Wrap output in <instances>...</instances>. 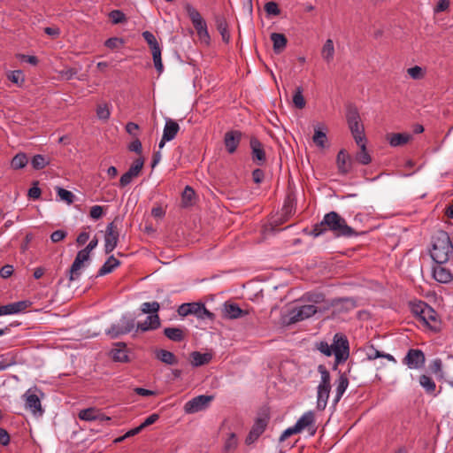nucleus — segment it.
I'll return each instance as SVG.
<instances>
[{
	"mask_svg": "<svg viewBox=\"0 0 453 453\" xmlns=\"http://www.w3.org/2000/svg\"><path fill=\"white\" fill-rule=\"evenodd\" d=\"M9 304L12 314H16L25 311L31 304V303L29 301H19Z\"/></svg>",
	"mask_w": 453,
	"mask_h": 453,
	"instance_id": "52",
	"label": "nucleus"
},
{
	"mask_svg": "<svg viewBox=\"0 0 453 453\" xmlns=\"http://www.w3.org/2000/svg\"><path fill=\"white\" fill-rule=\"evenodd\" d=\"M89 254L87 250L83 249L78 251L73 263L72 264L69 269V280L73 281L77 280L81 275V269L83 266V264L89 260Z\"/></svg>",
	"mask_w": 453,
	"mask_h": 453,
	"instance_id": "12",
	"label": "nucleus"
},
{
	"mask_svg": "<svg viewBox=\"0 0 453 453\" xmlns=\"http://www.w3.org/2000/svg\"><path fill=\"white\" fill-rule=\"evenodd\" d=\"M331 231L336 237H352L358 234L349 226L346 220L337 212L330 211L325 214L320 223L313 226L311 234L318 237L326 231Z\"/></svg>",
	"mask_w": 453,
	"mask_h": 453,
	"instance_id": "1",
	"label": "nucleus"
},
{
	"mask_svg": "<svg viewBox=\"0 0 453 453\" xmlns=\"http://www.w3.org/2000/svg\"><path fill=\"white\" fill-rule=\"evenodd\" d=\"M357 145L359 147V150L355 155V160L364 165L370 164L372 157L366 149V138L362 139Z\"/></svg>",
	"mask_w": 453,
	"mask_h": 453,
	"instance_id": "23",
	"label": "nucleus"
},
{
	"mask_svg": "<svg viewBox=\"0 0 453 453\" xmlns=\"http://www.w3.org/2000/svg\"><path fill=\"white\" fill-rule=\"evenodd\" d=\"M338 172L342 175L348 174L352 168V159L345 150H341L336 157Z\"/></svg>",
	"mask_w": 453,
	"mask_h": 453,
	"instance_id": "18",
	"label": "nucleus"
},
{
	"mask_svg": "<svg viewBox=\"0 0 453 453\" xmlns=\"http://www.w3.org/2000/svg\"><path fill=\"white\" fill-rule=\"evenodd\" d=\"M313 142L319 148H325L326 142L327 141L326 132L321 129L319 127H316L314 128V134L312 137Z\"/></svg>",
	"mask_w": 453,
	"mask_h": 453,
	"instance_id": "42",
	"label": "nucleus"
},
{
	"mask_svg": "<svg viewBox=\"0 0 453 453\" xmlns=\"http://www.w3.org/2000/svg\"><path fill=\"white\" fill-rule=\"evenodd\" d=\"M331 305L339 312H348L357 307V301L352 297L335 298L331 301Z\"/></svg>",
	"mask_w": 453,
	"mask_h": 453,
	"instance_id": "20",
	"label": "nucleus"
},
{
	"mask_svg": "<svg viewBox=\"0 0 453 453\" xmlns=\"http://www.w3.org/2000/svg\"><path fill=\"white\" fill-rule=\"evenodd\" d=\"M346 119L348 125L361 121L359 111L357 108L353 104H349L346 111Z\"/></svg>",
	"mask_w": 453,
	"mask_h": 453,
	"instance_id": "39",
	"label": "nucleus"
},
{
	"mask_svg": "<svg viewBox=\"0 0 453 453\" xmlns=\"http://www.w3.org/2000/svg\"><path fill=\"white\" fill-rule=\"evenodd\" d=\"M104 214V209L100 205H94L91 207L89 216L93 219H99Z\"/></svg>",
	"mask_w": 453,
	"mask_h": 453,
	"instance_id": "63",
	"label": "nucleus"
},
{
	"mask_svg": "<svg viewBox=\"0 0 453 453\" xmlns=\"http://www.w3.org/2000/svg\"><path fill=\"white\" fill-rule=\"evenodd\" d=\"M164 334L169 340L175 342H180L183 341L185 337L184 331L181 328L178 327H165L164 329Z\"/></svg>",
	"mask_w": 453,
	"mask_h": 453,
	"instance_id": "34",
	"label": "nucleus"
},
{
	"mask_svg": "<svg viewBox=\"0 0 453 453\" xmlns=\"http://www.w3.org/2000/svg\"><path fill=\"white\" fill-rule=\"evenodd\" d=\"M334 355L337 363H344L349 357V344L347 336L342 333L334 334L333 339Z\"/></svg>",
	"mask_w": 453,
	"mask_h": 453,
	"instance_id": "7",
	"label": "nucleus"
},
{
	"mask_svg": "<svg viewBox=\"0 0 453 453\" xmlns=\"http://www.w3.org/2000/svg\"><path fill=\"white\" fill-rule=\"evenodd\" d=\"M341 363H337V357H334V363L333 365L334 371H338V379L335 380V395L334 398V404H337L338 402L342 399L343 394L345 393L346 389L349 387V378L348 374L350 372L351 370V364H348V370L345 372H342L341 370H338V365Z\"/></svg>",
	"mask_w": 453,
	"mask_h": 453,
	"instance_id": "6",
	"label": "nucleus"
},
{
	"mask_svg": "<svg viewBox=\"0 0 453 453\" xmlns=\"http://www.w3.org/2000/svg\"><path fill=\"white\" fill-rule=\"evenodd\" d=\"M144 165V159L142 157H138L132 163L131 166L126 172L119 180V186L124 188L131 183L134 178L137 177Z\"/></svg>",
	"mask_w": 453,
	"mask_h": 453,
	"instance_id": "14",
	"label": "nucleus"
},
{
	"mask_svg": "<svg viewBox=\"0 0 453 453\" xmlns=\"http://www.w3.org/2000/svg\"><path fill=\"white\" fill-rule=\"evenodd\" d=\"M109 18L112 24H120L127 21V17L120 10H113L109 13Z\"/></svg>",
	"mask_w": 453,
	"mask_h": 453,
	"instance_id": "49",
	"label": "nucleus"
},
{
	"mask_svg": "<svg viewBox=\"0 0 453 453\" xmlns=\"http://www.w3.org/2000/svg\"><path fill=\"white\" fill-rule=\"evenodd\" d=\"M237 445L238 440L236 438V435L234 433H231L225 441L224 450L226 453H229L231 451H234L237 448Z\"/></svg>",
	"mask_w": 453,
	"mask_h": 453,
	"instance_id": "48",
	"label": "nucleus"
},
{
	"mask_svg": "<svg viewBox=\"0 0 453 453\" xmlns=\"http://www.w3.org/2000/svg\"><path fill=\"white\" fill-rule=\"evenodd\" d=\"M293 104L297 109H303L305 107L306 102L303 96V88L301 87L296 88L293 96Z\"/></svg>",
	"mask_w": 453,
	"mask_h": 453,
	"instance_id": "44",
	"label": "nucleus"
},
{
	"mask_svg": "<svg viewBox=\"0 0 453 453\" xmlns=\"http://www.w3.org/2000/svg\"><path fill=\"white\" fill-rule=\"evenodd\" d=\"M212 395H200L184 404V411L188 414L196 413L205 410L212 401Z\"/></svg>",
	"mask_w": 453,
	"mask_h": 453,
	"instance_id": "10",
	"label": "nucleus"
},
{
	"mask_svg": "<svg viewBox=\"0 0 453 453\" xmlns=\"http://www.w3.org/2000/svg\"><path fill=\"white\" fill-rule=\"evenodd\" d=\"M411 138V135L404 133H394L388 135L389 144L392 147H397L406 144Z\"/></svg>",
	"mask_w": 453,
	"mask_h": 453,
	"instance_id": "31",
	"label": "nucleus"
},
{
	"mask_svg": "<svg viewBox=\"0 0 453 453\" xmlns=\"http://www.w3.org/2000/svg\"><path fill=\"white\" fill-rule=\"evenodd\" d=\"M265 11L269 15L277 16L280 13V10L277 3L271 1L265 4Z\"/></svg>",
	"mask_w": 453,
	"mask_h": 453,
	"instance_id": "57",
	"label": "nucleus"
},
{
	"mask_svg": "<svg viewBox=\"0 0 453 453\" xmlns=\"http://www.w3.org/2000/svg\"><path fill=\"white\" fill-rule=\"evenodd\" d=\"M426 362L424 352L418 349H410L403 359V363L410 369H419Z\"/></svg>",
	"mask_w": 453,
	"mask_h": 453,
	"instance_id": "11",
	"label": "nucleus"
},
{
	"mask_svg": "<svg viewBox=\"0 0 453 453\" xmlns=\"http://www.w3.org/2000/svg\"><path fill=\"white\" fill-rule=\"evenodd\" d=\"M433 276L434 280L440 283H449L453 279L451 272L440 265L434 268Z\"/></svg>",
	"mask_w": 453,
	"mask_h": 453,
	"instance_id": "27",
	"label": "nucleus"
},
{
	"mask_svg": "<svg viewBox=\"0 0 453 453\" xmlns=\"http://www.w3.org/2000/svg\"><path fill=\"white\" fill-rule=\"evenodd\" d=\"M252 160L258 165H263L266 162V155L261 142L255 136L250 140Z\"/></svg>",
	"mask_w": 453,
	"mask_h": 453,
	"instance_id": "16",
	"label": "nucleus"
},
{
	"mask_svg": "<svg viewBox=\"0 0 453 453\" xmlns=\"http://www.w3.org/2000/svg\"><path fill=\"white\" fill-rule=\"evenodd\" d=\"M77 70L74 68H65L59 71L61 77L67 81L73 79L77 74Z\"/></svg>",
	"mask_w": 453,
	"mask_h": 453,
	"instance_id": "64",
	"label": "nucleus"
},
{
	"mask_svg": "<svg viewBox=\"0 0 453 453\" xmlns=\"http://www.w3.org/2000/svg\"><path fill=\"white\" fill-rule=\"evenodd\" d=\"M453 251V244L449 235L445 231H438L433 236V249L430 251L431 257L438 265L445 264L449 261Z\"/></svg>",
	"mask_w": 453,
	"mask_h": 453,
	"instance_id": "3",
	"label": "nucleus"
},
{
	"mask_svg": "<svg viewBox=\"0 0 453 453\" xmlns=\"http://www.w3.org/2000/svg\"><path fill=\"white\" fill-rule=\"evenodd\" d=\"M419 384L426 390V392L429 395H434V391L436 388V385L434 381L427 375H421L419 377Z\"/></svg>",
	"mask_w": 453,
	"mask_h": 453,
	"instance_id": "37",
	"label": "nucleus"
},
{
	"mask_svg": "<svg viewBox=\"0 0 453 453\" xmlns=\"http://www.w3.org/2000/svg\"><path fill=\"white\" fill-rule=\"evenodd\" d=\"M42 194L41 188L38 187V182L33 183V186L28 189V196L34 200L40 198Z\"/></svg>",
	"mask_w": 453,
	"mask_h": 453,
	"instance_id": "60",
	"label": "nucleus"
},
{
	"mask_svg": "<svg viewBox=\"0 0 453 453\" xmlns=\"http://www.w3.org/2000/svg\"><path fill=\"white\" fill-rule=\"evenodd\" d=\"M271 40L273 42V51L276 54H280L285 50L288 40L283 34L273 33L271 35Z\"/></svg>",
	"mask_w": 453,
	"mask_h": 453,
	"instance_id": "28",
	"label": "nucleus"
},
{
	"mask_svg": "<svg viewBox=\"0 0 453 453\" xmlns=\"http://www.w3.org/2000/svg\"><path fill=\"white\" fill-rule=\"evenodd\" d=\"M411 313L423 325L434 332L441 330V320L437 312L426 303L421 300H415L409 303Z\"/></svg>",
	"mask_w": 453,
	"mask_h": 453,
	"instance_id": "2",
	"label": "nucleus"
},
{
	"mask_svg": "<svg viewBox=\"0 0 453 453\" xmlns=\"http://www.w3.org/2000/svg\"><path fill=\"white\" fill-rule=\"evenodd\" d=\"M123 42V40L119 37H111L105 41L104 45L111 50H114L120 47Z\"/></svg>",
	"mask_w": 453,
	"mask_h": 453,
	"instance_id": "59",
	"label": "nucleus"
},
{
	"mask_svg": "<svg viewBox=\"0 0 453 453\" xmlns=\"http://www.w3.org/2000/svg\"><path fill=\"white\" fill-rule=\"evenodd\" d=\"M153 62L155 68L158 72V73H161L164 70L162 58H161V48H156L154 50H151Z\"/></svg>",
	"mask_w": 453,
	"mask_h": 453,
	"instance_id": "47",
	"label": "nucleus"
},
{
	"mask_svg": "<svg viewBox=\"0 0 453 453\" xmlns=\"http://www.w3.org/2000/svg\"><path fill=\"white\" fill-rule=\"evenodd\" d=\"M119 265L120 262L115 258L114 256H110L99 269L97 276H104L105 274L111 273L115 268L119 266Z\"/></svg>",
	"mask_w": 453,
	"mask_h": 453,
	"instance_id": "32",
	"label": "nucleus"
},
{
	"mask_svg": "<svg viewBox=\"0 0 453 453\" xmlns=\"http://www.w3.org/2000/svg\"><path fill=\"white\" fill-rule=\"evenodd\" d=\"M160 319L157 314L149 315L143 322H138L136 325V332H147L155 330L160 326Z\"/></svg>",
	"mask_w": 453,
	"mask_h": 453,
	"instance_id": "21",
	"label": "nucleus"
},
{
	"mask_svg": "<svg viewBox=\"0 0 453 453\" xmlns=\"http://www.w3.org/2000/svg\"><path fill=\"white\" fill-rule=\"evenodd\" d=\"M242 137V133L239 130H230L227 131L224 135V144L226 151L229 154H234Z\"/></svg>",
	"mask_w": 453,
	"mask_h": 453,
	"instance_id": "17",
	"label": "nucleus"
},
{
	"mask_svg": "<svg viewBox=\"0 0 453 453\" xmlns=\"http://www.w3.org/2000/svg\"><path fill=\"white\" fill-rule=\"evenodd\" d=\"M194 196H195L194 189L189 186H186V188H184V190L182 192V196H181L182 205L184 207H188V206L191 205Z\"/></svg>",
	"mask_w": 453,
	"mask_h": 453,
	"instance_id": "46",
	"label": "nucleus"
},
{
	"mask_svg": "<svg viewBox=\"0 0 453 453\" xmlns=\"http://www.w3.org/2000/svg\"><path fill=\"white\" fill-rule=\"evenodd\" d=\"M191 364L195 367L207 365L211 362L212 356L210 353H201L199 351H193L190 354Z\"/></svg>",
	"mask_w": 453,
	"mask_h": 453,
	"instance_id": "29",
	"label": "nucleus"
},
{
	"mask_svg": "<svg viewBox=\"0 0 453 453\" xmlns=\"http://www.w3.org/2000/svg\"><path fill=\"white\" fill-rule=\"evenodd\" d=\"M111 357L117 362L125 363L128 361L127 351L124 342L116 343V348L111 350Z\"/></svg>",
	"mask_w": 453,
	"mask_h": 453,
	"instance_id": "30",
	"label": "nucleus"
},
{
	"mask_svg": "<svg viewBox=\"0 0 453 453\" xmlns=\"http://www.w3.org/2000/svg\"><path fill=\"white\" fill-rule=\"evenodd\" d=\"M28 163V158L26 153H18L12 159L11 165L14 170L24 168Z\"/></svg>",
	"mask_w": 453,
	"mask_h": 453,
	"instance_id": "40",
	"label": "nucleus"
},
{
	"mask_svg": "<svg viewBox=\"0 0 453 453\" xmlns=\"http://www.w3.org/2000/svg\"><path fill=\"white\" fill-rule=\"evenodd\" d=\"M8 79L15 84H22L25 77L21 70L12 71L7 74Z\"/></svg>",
	"mask_w": 453,
	"mask_h": 453,
	"instance_id": "53",
	"label": "nucleus"
},
{
	"mask_svg": "<svg viewBox=\"0 0 453 453\" xmlns=\"http://www.w3.org/2000/svg\"><path fill=\"white\" fill-rule=\"evenodd\" d=\"M31 165L35 170H42L50 165V158L44 155L37 154L32 157Z\"/></svg>",
	"mask_w": 453,
	"mask_h": 453,
	"instance_id": "41",
	"label": "nucleus"
},
{
	"mask_svg": "<svg viewBox=\"0 0 453 453\" xmlns=\"http://www.w3.org/2000/svg\"><path fill=\"white\" fill-rule=\"evenodd\" d=\"M322 58L327 62H331L334 58V42L331 39H327L323 45L322 50H321Z\"/></svg>",
	"mask_w": 453,
	"mask_h": 453,
	"instance_id": "38",
	"label": "nucleus"
},
{
	"mask_svg": "<svg viewBox=\"0 0 453 453\" xmlns=\"http://www.w3.org/2000/svg\"><path fill=\"white\" fill-rule=\"evenodd\" d=\"M217 30L219 32L222 41L228 43L230 41V33L228 30V24L226 18L222 15H216L214 17Z\"/></svg>",
	"mask_w": 453,
	"mask_h": 453,
	"instance_id": "22",
	"label": "nucleus"
},
{
	"mask_svg": "<svg viewBox=\"0 0 453 453\" xmlns=\"http://www.w3.org/2000/svg\"><path fill=\"white\" fill-rule=\"evenodd\" d=\"M269 418L266 416L259 417L255 420V423L246 437L245 442L250 445L258 439V437L265 432L268 425Z\"/></svg>",
	"mask_w": 453,
	"mask_h": 453,
	"instance_id": "15",
	"label": "nucleus"
},
{
	"mask_svg": "<svg viewBox=\"0 0 453 453\" xmlns=\"http://www.w3.org/2000/svg\"><path fill=\"white\" fill-rule=\"evenodd\" d=\"M142 37L146 41V42L149 44L151 50H154L155 47L160 48L155 35L151 32L144 31L142 33Z\"/></svg>",
	"mask_w": 453,
	"mask_h": 453,
	"instance_id": "54",
	"label": "nucleus"
},
{
	"mask_svg": "<svg viewBox=\"0 0 453 453\" xmlns=\"http://www.w3.org/2000/svg\"><path fill=\"white\" fill-rule=\"evenodd\" d=\"M179 130L180 126L175 120L172 119H166L163 130L164 140H173Z\"/></svg>",
	"mask_w": 453,
	"mask_h": 453,
	"instance_id": "26",
	"label": "nucleus"
},
{
	"mask_svg": "<svg viewBox=\"0 0 453 453\" xmlns=\"http://www.w3.org/2000/svg\"><path fill=\"white\" fill-rule=\"evenodd\" d=\"M139 126L134 122H128L125 127L127 133L129 134L134 138L138 137L137 131L139 130Z\"/></svg>",
	"mask_w": 453,
	"mask_h": 453,
	"instance_id": "62",
	"label": "nucleus"
},
{
	"mask_svg": "<svg viewBox=\"0 0 453 453\" xmlns=\"http://www.w3.org/2000/svg\"><path fill=\"white\" fill-rule=\"evenodd\" d=\"M156 357L162 363L170 365L178 363V359L173 352L162 349L156 351Z\"/></svg>",
	"mask_w": 453,
	"mask_h": 453,
	"instance_id": "33",
	"label": "nucleus"
},
{
	"mask_svg": "<svg viewBox=\"0 0 453 453\" xmlns=\"http://www.w3.org/2000/svg\"><path fill=\"white\" fill-rule=\"evenodd\" d=\"M350 130V133L356 142V143H359L362 139L365 138V127L364 125L360 122L352 123L348 125Z\"/></svg>",
	"mask_w": 453,
	"mask_h": 453,
	"instance_id": "35",
	"label": "nucleus"
},
{
	"mask_svg": "<svg viewBox=\"0 0 453 453\" xmlns=\"http://www.w3.org/2000/svg\"><path fill=\"white\" fill-rule=\"evenodd\" d=\"M224 317L230 319L241 318L246 314L247 311L242 310L236 303H225L224 304Z\"/></svg>",
	"mask_w": 453,
	"mask_h": 453,
	"instance_id": "24",
	"label": "nucleus"
},
{
	"mask_svg": "<svg viewBox=\"0 0 453 453\" xmlns=\"http://www.w3.org/2000/svg\"><path fill=\"white\" fill-rule=\"evenodd\" d=\"M129 151L141 155L142 152V145L138 137L134 138L127 146Z\"/></svg>",
	"mask_w": 453,
	"mask_h": 453,
	"instance_id": "58",
	"label": "nucleus"
},
{
	"mask_svg": "<svg viewBox=\"0 0 453 453\" xmlns=\"http://www.w3.org/2000/svg\"><path fill=\"white\" fill-rule=\"evenodd\" d=\"M96 116L99 119L108 120L111 116V111L107 104H98L96 108Z\"/></svg>",
	"mask_w": 453,
	"mask_h": 453,
	"instance_id": "50",
	"label": "nucleus"
},
{
	"mask_svg": "<svg viewBox=\"0 0 453 453\" xmlns=\"http://www.w3.org/2000/svg\"><path fill=\"white\" fill-rule=\"evenodd\" d=\"M318 372L320 373L321 377L317 387V409L319 411H324L327 405L331 391V375L324 365L318 366Z\"/></svg>",
	"mask_w": 453,
	"mask_h": 453,
	"instance_id": "4",
	"label": "nucleus"
},
{
	"mask_svg": "<svg viewBox=\"0 0 453 453\" xmlns=\"http://www.w3.org/2000/svg\"><path fill=\"white\" fill-rule=\"evenodd\" d=\"M317 349L326 357H331L334 354L333 345L324 341L317 343Z\"/></svg>",
	"mask_w": 453,
	"mask_h": 453,
	"instance_id": "55",
	"label": "nucleus"
},
{
	"mask_svg": "<svg viewBox=\"0 0 453 453\" xmlns=\"http://www.w3.org/2000/svg\"><path fill=\"white\" fill-rule=\"evenodd\" d=\"M23 397L26 401V408L30 410L35 415H42L43 410L42 409L41 400L31 389L27 390Z\"/></svg>",
	"mask_w": 453,
	"mask_h": 453,
	"instance_id": "19",
	"label": "nucleus"
},
{
	"mask_svg": "<svg viewBox=\"0 0 453 453\" xmlns=\"http://www.w3.org/2000/svg\"><path fill=\"white\" fill-rule=\"evenodd\" d=\"M57 193L60 199L66 202L68 204L73 203L75 196L71 191L58 187L57 188Z\"/></svg>",
	"mask_w": 453,
	"mask_h": 453,
	"instance_id": "51",
	"label": "nucleus"
},
{
	"mask_svg": "<svg viewBox=\"0 0 453 453\" xmlns=\"http://www.w3.org/2000/svg\"><path fill=\"white\" fill-rule=\"evenodd\" d=\"M117 219L109 223L106 226L104 235V252L110 254L114 250L119 242V228L117 224Z\"/></svg>",
	"mask_w": 453,
	"mask_h": 453,
	"instance_id": "9",
	"label": "nucleus"
},
{
	"mask_svg": "<svg viewBox=\"0 0 453 453\" xmlns=\"http://www.w3.org/2000/svg\"><path fill=\"white\" fill-rule=\"evenodd\" d=\"M79 418L85 421L96 420L99 417V411L95 408H88L79 412Z\"/></svg>",
	"mask_w": 453,
	"mask_h": 453,
	"instance_id": "43",
	"label": "nucleus"
},
{
	"mask_svg": "<svg viewBox=\"0 0 453 453\" xmlns=\"http://www.w3.org/2000/svg\"><path fill=\"white\" fill-rule=\"evenodd\" d=\"M381 352L382 351H380L378 349H376L373 345H371L367 348V350H366V357H367V359L372 361V360H374L376 358H379L381 356Z\"/></svg>",
	"mask_w": 453,
	"mask_h": 453,
	"instance_id": "61",
	"label": "nucleus"
},
{
	"mask_svg": "<svg viewBox=\"0 0 453 453\" xmlns=\"http://www.w3.org/2000/svg\"><path fill=\"white\" fill-rule=\"evenodd\" d=\"M430 370L433 373L437 375L438 378H442V362L440 358H436L430 365Z\"/></svg>",
	"mask_w": 453,
	"mask_h": 453,
	"instance_id": "56",
	"label": "nucleus"
},
{
	"mask_svg": "<svg viewBox=\"0 0 453 453\" xmlns=\"http://www.w3.org/2000/svg\"><path fill=\"white\" fill-rule=\"evenodd\" d=\"M135 326V320L134 318L122 316L117 324H112L106 331V334L111 339H116L122 334L130 333Z\"/></svg>",
	"mask_w": 453,
	"mask_h": 453,
	"instance_id": "8",
	"label": "nucleus"
},
{
	"mask_svg": "<svg viewBox=\"0 0 453 453\" xmlns=\"http://www.w3.org/2000/svg\"><path fill=\"white\" fill-rule=\"evenodd\" d=\"M314 414L312 411L305 412L296 423V427L300 432L304 428L310 426L314 423Z\"/></svg>",
	"mask_w": 453,
	"mask_h": 453,
	"instance_id": "36",
	"label": "nucleus"
},
{
	"mask_svg": "<svg viewBox=\"0 0 453 453\" xmlns=\"http://www.w3.org/2000/svg\"><path fill=\"white\" fill-rule=\"evenodd\" d=\"M185 11L190 19L199 38L205 43H209L210 35L208 32L207 24L201 16L200 12L190 4H187L185 5Z\"/></svg>",
	"mask_w": 453,
	"mask_h": 453,
	"instance_id": "5",
	"label": "nucleus"
},
{
	"mask_svg": "<svg viewBox=\"0 0 453 453\" xmlns=\"http://www.w3.org/2000/svg\"><path fill=\"white\" fill-rule=\"evenodd\" d=\"M160 309V305L157 302L154 301V302H146V303H143L142 305H141V311L143 312V313H148V314H157V311H159Z\"/></svg>",
	"mask_w": 453,
	"mask_h": 453,
	"instance_id": "45",
	"label": "nucleus"
},
{
	"mask_svg": "<svg viewBox=\"0 0 453 453\" xmlns=\"http://www.w3.org/2000/svg\"><path fill=\"white\" fill-rule=\"evenodd\" d=\"M318 311L314 304H305L294 309L289 313V323H296L311 318Z\"/></svg>",
	"mask_w": 453,
	"mask_h": 453,
	"instance_id": "13",
	"label": "nucleus"
},
{
	"mask_svg": "<svg viewBox=\"0 0 453 453\" xmlns=\"http://www.w3.org/2000/svg\"><path fill=\"white\" fill-rule=\"evenodd\" d=\"M200 307V303H182L181 305L179 306L177 311L178 314L181 317H186L188 315H195L198 318L201 317Z\"/></svg>",
	"mask_w": 453,
	"mask_h": 453,
	"instance_id": "25",
	"label": "nucleus"
}]
</instances>
